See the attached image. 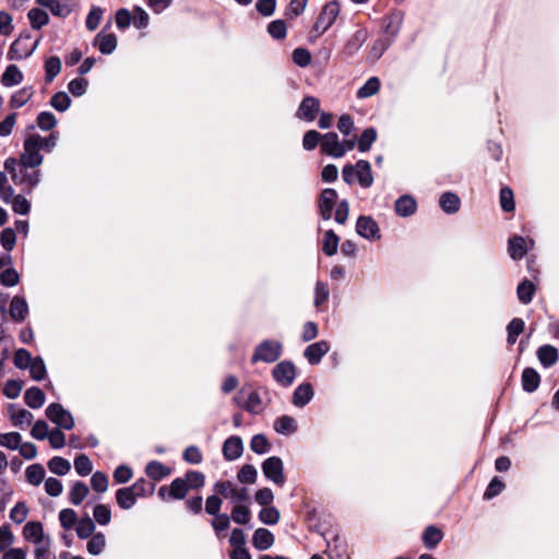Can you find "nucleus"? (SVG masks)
<instances>
[{"instance_id": "obj_58", "label": "nucleus", "mask_w": 559, "mask_h": 559, "mask_svg": "<svg viewBox=\"0 0 559 559\" xmlns=\"http://www.w3.org/2000/svg\"><path fill=\"white\" fill-rule=\"evenodd\" d=\"M50 105L56 110L63 112L70 107L71 98L66 92H58L51 97Z\"/></svg>"}, {"instance_id": "obj_14", "label": "nucleus", "mask_w": 559, "mask_h": 559, "mask_svg": "<svg viewBox=\"0 0 559 559\" xmlns=\"http://www.w3.org/2000/svg\"><path fill=\"white\" fill-rule=\"evenodd\" d=\"M337 200V192L334 189L328 188L321 192L319 199L320 214L323 219L328 221L332 217V212Z\"/></svg>"}, {"instance_id": "obj_13", "label": "nucleus", "mask_w": 559, "mask_h": 559, "mask_svg": "<svg viewBox=\"0 0 559 559\" xmlns=\"http://www.w3.org/2000/svg\"><path fill=\"white\" fill-rule=\"evenodd\" d=\"M368 37V31L365 27L358 26L344 45V53L348 57L354 56L362 47Z\"/></svg>"}, {"instance_id": "obj_11", "label": "nucleus", "mask_w": 559, "mask_h": 559, "mask_svg": "<svg viewBox=\"0 0 559 559\" xmlns=\"http://www.w3.org/2000/svg\"><path fill=\"white\" fill-rule=\"evenodd\" d=\"M272 373L277 383L283 386H289L295 380L296 369L292 362L281 361L274 367Z\"/></svg>"}, {"instance_id": "obj_61", "label": "nucleus", "mask_w": 559, "mask_h": 559, "mask_svg": "<svg viewBox=\"0 0 559 559\" xmlns=\"http://www.w3.org/2000/svg\"><path fill=\"white\" fill-rule=\"evenodd\" d=\"M257 469L251 464L243 465L237 474V478L242 484H254L257 480Z\"/></svg>"}, {"instance_id": "obj_36", "label": "nucleus", "mask_w": 559, "mask_h": 559, "mask_svg": "<svg viewBox=\"0 0 559 559\" xmlns=\"http://www.w3.org/2000/svg\"><path fill=\"white\" fill-rule=\"evenodd\" d=\"M508 251L513 260H520L526 254V242L523 237L514 236L509 240Z\"/></svg>"}, {"instance_id": "obj_35", "label": "nucleus", "mask_w": 559, "mask_h": 559, "mask_svg": "<svg viewBox=\"0 0 559 559\" xmlns=\"http://www.w3.org/2000/svg\"><path fill=\"white\" fill-rule=\"evenodd\" d=\"M274 430L281 435L294 433L297 430L296 420L288 415H283L274 421Z\"/></svg>"}, {"instance_id": "obj_59", "label": "nucleus", "mask_w": 559, "mask_h": 559, "mask_svg": "<svg viewBox=\"0 0 559 559\" xmlns=\"http://www.w3.org/2000/svg\"><path fill=\"white\" fill-rule=\"evenodd\" d=\"M57 126V119L50 111H41L37 116V127L43 131H49Z\"/></svg>"}, {"instance_id": "obj_56", "label": "nucleus", "mask_w": 559, "mask_h": 559, "mask_svg": "<svg viewBox=\"0 0 559 559\" xmlns=\"http://www.w3.org/2000/svg\"><path fill=\"white\" fill-rule=\"evenodd\" d=\"M183 479L186 480L189 489H199L205 484V476L203 473L198 471H189L185 474Z\"/></svg>"}, {"instance_id": "obj_10", "label": "nucleus", "mask_w": 559, "mask_h": 559, "mask_svg": "<svg viewBox=\"0 0 559 559\" xmlns=\"http://www.w3.org/2000/svg\"><path fill=\"white\" fill-rule=\"evenodd\" d=\"M22 535L26 542L34 545L51 539L50 536L45 534L43 524L37 521L27 522L23 527Z\"/></svg>"}, {"instance_id": "obj_16", "label": "nucleus", "mask_w": 559, "mask_h": 559, "mask_svg": "<svg viewBox=\"0 0 559 559\" xmlns=\"http://www.w3.org/2000/svg\"><path fill=\"white\" fill-rule=\"evenodd\" d=\"M243 451L242 440L240 437L233 436L225 440L223 444L224 457L228 461L237 460Z\"/></svg>"}, {"instance_id": "obj_51", "label": "nucleus", "mask_w": 559, "mask_h": 559, "mask_svg": "<svg viewBox=\"0 0 559 559\" xmlns=\"http://www.w3.org/2000/svg\"><path fill=\"white\" fill-rule=\"evenodd\" d=\"M238 487L229 480L226 481H217L214 485V490L216 493L221 495L226 499H234L236 497Z\"/></svg>"}, {"instance_id": "obj_17", "label": "nucleus", "mask_w": 559, "mask_h": 559, "mask_svg": "<svg viewBox=\"0 0 559 559\" xmlns=\"http://www.w3.org/2000/svg\"><path fill=\"white\" fill-rule=\"evenodd\" d=\"M330 350V345L326 341H320L309 345L305 349V357L311 365L320 362L321 358Z\"/></svg>"}, {"instance_id": "obj_2", "label": "nucleus", "mask_w": 559, "mask_h": 559, "mask_svg": "<svg viewBox=\"0 0 559 559\" xmlns=\"http://www.w3.org/2000/svg\"><path fill=\"white\" fill-rule=\"evenodd\" d=\"M4 169L15 185L25 186L31 192L41 180L39 166H27L21 160L9 157L4 160Z\"/></svg>"}, {"instance_id": "obj_52", "label": "nucleus", "mask_w": 559, "mask_h": 559, "mask_svg": "<svg viewBox=\"0 0 559 559\" xmlns=\"http://www.w3.org/2000/svg\"><path fill=\"white\" fill-rule=\"evenodd\" d=\"M251 519V511L243 504H237L231 510V520L237 524H248Z\"/></svg>"}, {"instance_id": "obj_49", "label": "nucleus", "mask_w": 559, "mask_h": 559, "mask_svg": "<svg viewBox=\"0 0 559 559\" xmlns=\"http://www.w3.org/2000/svg\"><path fill=\"white\" fill-rule=\"evenodd\" d=\"M22 442V436L19 432L0 433V445L9 450H17Z\"/></svg>"}, {"instance_id": "obj_39", "label": "nucleus", "mask_w": 559, "mask_h": 559, "mask_svg": "<svg viewBox=\"0 0 559 559\" xmlns=\"http://www.w3.org/2000/svg\"><path fill=\"white\" fill-rule=\"evenodd\" d=\"M535 290V285L531 281L524 280L522 283H520L516 288V295L520 302L523 305L530 304L533 299Z\"/></svg>"}, {"instance_id": "obj_43", "label": "nucleus", "mask_w": 559, "mask_h": 559, "mask_svg": "<svg viewBox=\"0 0 559 559\" xmlns=\"http://www.w3.org/2000/svg\"><path fill=\"white\" fill-rule=\"evenodd\" d=\"M93 518L97 524L106 526L111 521V510L108 506L98 503L93 509Z\"/></svg>"}, {"instance_id": "obj_64", "label": "nucleus", "mask_w": 559, "mask_h": 559, "mask_svg": "<svg viewBox=\"0 0 559 559\" xmlns=\"http://www.w3.org/2000/svg\"><path fill=\"white\" fill-rule=\"evenodd\" d=\"M250 448L254 453L263 454L269 451L270 443L264 435L259 433L252 437Z\"/></svg>"}, {"instance_id": "obj_46", "label": "nucleus", "mask_w": 559, "mask_h": 559, "mask_svg": "<svg viewBox=\"0 0 559 559\" xmlns=\"http://www.w3.org/2000/svg\"><path fill=\"white\" fill-rule=\"evenodd\" d=\"M46 81L51 82L61 71V60L57 56L49 57L45 61Z\"/></svg>"}, {"instance_id": "obj_4", "label": "nucleus", "mask_w": 559, "mask_h": 559, "mask_svg": "<svg viewBox=\"0 0 559 559\" xmlns=\"http://www.w3.org/2000/svg\"><path fill=\"white\" fill-rule=\"evenodd\" d=\"M282 354V344L277 341H263L252 355V362H274Z\"/></svg>"}, {"instance_id": "obj_15", "label": "nucleus", "mask_w": 559, "mask_h": 559, "mask_svg": "<svg viewBox=\"0 0 559 559\" xmlns=\"http://www.w3.org/2000/svg\"><path fill=\"white\" fill-rule=\"evenodd\" d=\"M320 109V103L319 99L312 96H308L302 99L297 116L300 119L307 120V121H313L316 119V116Z\"/></svg>"}, {"instance_id": "obj_28", "label": "nucleus", "mask_w": 559, "mask_h": 559, "mask_svg": "<svg viewBox=\"0 0 559 559\" xmlns=\"http://www.w3.org/2000/svg\"><path fill=\"white\" fill-rule=\"evenodd\" d=\"M146 475L153 480H160L171 474V468L158 461L150 462L145 467Z\"/></svg>"}, {"instance_id": "obj_62", "label": "nucleus", "mask_w": 559, "mask_h": 559, "mask_svg": "<svg viewBox=\"0 0 559 559\" xmlns=\"http://www.w3.org/2000/svg\"><path fill=\"white\" fill-rule=\"evenodd\" d=\"M12 210L15 214L27 215L31 211L29 201L22 194H16L12 199Z\"/></svg>"}, {"instance_id": "obj_40", "label": "nucleus", "mask_w": 559, "mask_h": 559, "mask_svg": "<svg viewBox=\"0 0 559 559\" xmlns=\"http://www.w3.org/2000/svg\"><path fill=\"white\" fill-rule=\"evenodd\" d=\"M75 525L76 535L81 539H86L95 534V523L88 516L82 518Z\"/></svg>"}, {"instance_id": "obj_7", "label": "nucleus", "mask_w": 559, "mask_h": 559, "mask_svg": "<svg viewBox=\"0 0 559 559\" xmlns=\"http://www.w3.org/2000/svg\"><path fill=\"white\" fill-rule=\"evenodd\" d=\"M46 416L62 429L70 430L74 426V419L70 412L58 403H52L46 408Z\"/></svg>"}, {"instance_id": "obj_18", "label": "nucleus", "mask_w": 559, "mask_h": 559, "mask_svg": "<svg viewBox=\"0 0 559 559\" xmlns=\"http://www.w3.org/2000/svg\"><path fill=\"white\" fill-rule=\"evenodd\" d=\"M9 313L12 320L21 322L28 314V306L23 297L14 296L10 304Z\"/></svg>"}, {"instance_id": "obj_54", "label": "nucleus", "mask_w": 559, "mask_h": 559, "mask_svg": "<svg viewBox=\"0 0 559 559\" xmlns=\"http://www.w3.org/2000/svg\"><path fill=\"white\" fill-rule=\"evenodd\" d=\"M338 237L334 234L333 230H328L324 234L322 250L326 255H333L337 251L338 247Z\"/></svg>"}, {"instance_id": "obj_12", "label": "nucleus", "mask_w": 559, "mask_h": 559, "mask_svg": "<svg viewBox=\"0 0 559 559\" xmlns=\"http://www.w3.org/2000/svg\"><path fill=\"white\" fill-rule=\"evenodd\" d=\"M356 231L366 239L377 240L380 238L379 226L370 216H360L357 219Z\"/></svg>"}, {"instance_id": "obj_32", "label": "nucleus", "mask_w": 559, "mask_h": 559, "mask_svg": "<svg viewBox=\"0 0 559 559\" xmlns=\"http://www.w3.org/2000/svg\"><path fill=\"white\" fill-rule=\"evenodd\" d=\"M106 536L102 532H97L90 537L87 542L86 549L90 555L98 556L106 548Z\"/></svg>"}, {"instance_id": "obj_55", "label": "nucleus", "mask_w": 559, "mask_h": 559, "mask_svg": "<svg viewBox=\"0 0 559 559\" xmlns=\"http://www.w3.org/2000/svg\"><path fill=\"white\" fill-rule=\"evenodd\" d=\"M74 468L80 476H87L93 471V463L85 454H80L74 459Z\"/></svg>"}, {"instance_id": "obj_19", "label": "nucleus", "mask_w": 559, "mask_h": 559, "mask_svg": "<svg viewBox=\"0 0 559 559\" xmlns=\"http://www.w3.org/2000/svg\"><path fill=\"white\" fill-rule=\"evenodd\" d=\"M274 535L266 528H258L253 533L252 544L258 550H267L274 544Z\"/></svg>"}, {"instance_id": "obj_24", "label": "nucleus", "mask_w": 559, "mask_h": 559, "mask_svg": "<svg viewBox=\"0 0 559 559\" xmlns=\"http://www.w3.org/2000/svg\"><path fill=\"white\" fill-rule=\"evenodd\" d=\"M117 36L115 34L99 33L94 39V45L98 47L99 51L104 55L111 53L117 47Z\"/></svg>"}, {"instance_id": "obj_33", "label": "nucleus", "mask_w": 559, "mask_h": 559, "mask_svg": "<svg viewBox=\"0 0 559 559\" xmlns=\"http://www.w3.org/2000/svg\"><path fill=\"white\" fill-rule=\"evenodd\" d=\"M439 204L445 213L454 214L460 210L461 201L456 194L445 192L440 197Z\"/></svg>"}, {"instance_id": "obj_48", "label": "nucleus", "mask_w": 559, "mask_h": 559, "mask_svg": "<svg viewBox=\"0 0 559 559\" xmlns=\"http://www.w3.org/2000/svg\"><path fill=\"white\" fill-rule=\"evenodd\" d=\"M525 323L520 318H514L510 321L507 326L508 337L507 341L509 344H514L518 340V336L523 332Z\"/></svg>"}, {"instance_id": "obj_41", "label": "nucleus", "mask_w": 559, "mask_h": 559, "mask_svg": "<svg viewBox=\"0 0 559 559\" xmlns=\"http://www.w3.org/2000/svg\"><path fill=\"white\" fill-rule=\"evenodd\" d=\"M27 16L34 29H40L49 23V15L41 9H31Z\"/></svg>"}, {"instance_id": "obj_26", "label": "nucleus", "mask_w": 559, "mask_h": 559, "mask_svg": "<svg viewBox=\"0 0 559 559\" xmlns=\"http://www.w3.org/2000/svg\"><path fill=\"white\" fill-rule=\"evenodd\" d=\"M234 401L251 414H260L264 408L260 394L257 391H251L243 404H240L238 395L234 397Z\"/></svg>"}, {"instance_id": "obj_45", "label": "nucleus", "mask_w": 559, "mask_h": 559, "mask_svg": "<svg viewBox=\"0 0 559 559\" xmlns=\"http://www.w3.org/2000/svg\"><path fill=\"white\" fill-rule=\"evenodd\" d=\"M132 491L136 496V498H145L150 497L154 492V485L150 484L144 478H139L136 481H134L131 486Z\"/></svg>"}, {"instance_id": "obj_3", "label": "nucleus", "mask_w": 559, "mask_h": 559, "mask_svg": "<svg viewBox=\"0 0 559 559\" xmlns=\"http://www.w3.org/2000/svg\"><path fill=\"white\" fill-rule=\"evenodd\" d=\"M342 176L346 183L352 185L357 180L362 188H369L373 182L370 163L365 159L344 166Z\"/></svg>"}, {"instance_id": "obj_34", "label": "nucleus", "mask_w": 559, "mask_h": 559, "mask_svg": "<svg viewBox=\"0 0 559 559\" xmlns=\"http://www.w3.org/2000/svg\"><path fill=\"white\" fill-rule=\"evenodd\" d=\"M540 382L538 372L533 368H525L522 373V385L524 391L534 392Z\"/></svg>"}, {"instance_id": "obj_31", "label": "nucleus", "mask_w": 559, "mask_h": 559, "mask_svg": "<svg viewBox=\"0 0 559 559\" xmlns=\"http://www.w3.org/2000/svg\"><path fill=\"white\" fill-rule=\"evenodd\" d=\"M25 404L31 408H40L45 403V393L37 386L26 390L24 395Z\"/></svg>"}, {"instance_id": "obj_53", "label": "nucleus", "mask_w": 559, "mask_h": 559, "mask_svg": "<svg viewBox=\"0 0 559 559\" xmlns=\"http://www.w3.org/2000/svg\"><path fill=\"white\" fill-rule=\"evenodd\" d=\"M280 519V511L275 507H265L259 512V520L267 525L277 524Z\"/></svg>"}, {"instance_id": "obj_8", "label": "nucleus", "mask_w": 559, "mask_h": 559, "mask_svg": "<svg viewBox=\"0 0 559 559\" xmlns=\"http://www.w3.org/2000/svg\"><path fill=\"white\" fill-rule=\"evenodd\" d=\"M36 47H37V41L32 44L31 36H28V35L20 36L12 43V45L8 51V58L10 60L25 59L34 52Z\"/></svg>"}, {"instance_id": "obj_44", "label": "nucleus", "mask_w": 559, "mask_h": 559, "mask_svg": "<svg viewBox=\"0 0 559 559\" xmlns=\"http://www.w3.org/2000/svg\"><path fill=\"white\" fill-rule=\"evenodd\" d=\"M48 468L51 473L63 476L70 472L71 464L68 460L61 456H55L48 462Z\"/></svg>"}, {"instance_id": "obj_30", "label": "nucleus", "mask_w": 559, "mask_h": 559, "mask_svg": "<svg viewBox=\"0 0 559 559\" xmlns=\"http://www.w3.org/2000/svg\"><path fill=\"white\" fill-rule=\"evenodd\" d=\"M442 538V531L433 525L427 526L423 533V543L428 549H433Z\"/></svg>"}, {"instance_id": "obj_57", "label": "nucleus", "mask_w": 559, "mask_h": 559, "mask_svg": "<svg viewBox=\"0 0 559 559\" xmlns=\"http://www.w3.org/2000/svg\"><path fill=\"white\" fill-rule=\"evenodd\" d=\"M60 525L64 530L72 528L78 523V514L73 509H62L59 513Z\"/></svg>"}, {"instance_id": "obj_60", "label": "nucleus", "mask_w": 559, "mask_h": 559, "mask_svg": "<svg viewBox=\"0 0 559 559\" xmlns=\"http://www.w3.org/2000/svg\"><path fill=\"white\" fill-rule=\"evenodd\" d=\"M229 525L230 518L225 513L214 516L213 520L211 521V526L218 538L222 537V533L226 531L229 527Z\"/></svg>"}, {"instance_id": "obj_63", "label": "nucleus", "mask_w": 559, "mask_h": 559, "mask_svg": "<svg viewBox=\"0 0 559 559\" xmlns=\"http://www.w3.org/2000/svg\"><path fill=\"white\" fill-rule=\"evenodd\" d=\"M376 138H377V133L373 129H371V128L366 129L361 133V135L357 142L358 150L360 152H367L371 147L372 143L376 141Z\"/></svg>"}, {"instance_id": "obj_20", "label": "nucleus", "mask_w": 559, "mask_h": 559, "mask_svg": "<svg viewBox=\"0 0 559 559\" xmlns=\"http://www.w3.org/2000/svg\"><path fill=\"white\" fill-rule=\"evenodd\" d=\"M9 416L13 426L23 428L29 426L33 420V414L24 408H15L14 405L9 406Z\"/></svg>"}, {"instance_id": "obj_21", "label": "nucleus", "mask_w": 559, "mask_h": 559, "mask_svg": "<svg viewBox=\"0 0 559 559\" xmlns=\"http://www.w3.org/2000/svg\"><path fill=\"white\" fill-rule=\"evenodd\" d=\"M24 79L23 72L15 64H9L0 78V82L5 87L19 85Z\"/></svg>"}, {"instance_id": "obj_9", "label": "nucleus", "mask_w": 559, "mask_h": 559, "mask_svg": "<svg viewBox=\"0 0 559 559\" xmlns=\"http://www.w3.org/2000/svg\"><path fill=\"white\" fill-rule=\"evenodd\" d=\"M321 151L335 158L342 157L346 153L345 145L340 142L335 132H328L321 136Z\"/></svg>"}, {"instance_id": "obj_27", "label": "nucleus", "mask_w": 559, "mask_h": 559, "mask_svg": "<svg viewBox=\"0 0 559 559\" xmlns=\"http://www.w3.org/2000/svg\"><path fill=\"white\" fill-rule=\"evenodd\" d=\"M313 397V389L310 383L298 385L293 394V404L302 407Z\"/></svg>"}, {"instance_id": "obj_50", "label": "nucleus", "mask_w": 559, "mask_h": 559, "mask_svg": "<svg viewBox=\"0 0 559 559\" xmlns=\"http://www.w3.org/2000/svg\"><path fill=\"white\" fill-rule=\"evenodd\" d=\"M26 479L29 484L38 486L45 478V469L39 464H33L26 468Z\"/></svg>"}, {"instance_id": "obj_1", "label": "nucleus", "mask_w": 559, "mask_h": 559, "mask_svg": "<svg viewBox=\"0 0 559 559\" xmlns=\"http://www.w3.org/2000/svg\"><path fill=\"white\" fill-rule=\"evenodd\" d=\"M58 133L51 132L48 136H41L38 133L28 134L23 142V150L19 156V160L27 166H41L44 156L41 152L50 153L58 143Z\"/></svg>"}, {"instance_id": "obj_25", "label": "nucleus", "mask_w": 559, "mask_h": 559, "mask_svg": "<svg viewBox=\"0 0 559 559\" xmlns=\"http://www.w3.org/2000/svg\"><path fill=\"white\" fill-rule=\"evenodd\" d=\"M34 96L33 86H24L17 90L9 100L10 108L17 109L26 105Z\"/></svg>"}, {"instance_id": "obj_23", "label": "nucleus", "mask_w": 559, "mask_h": 559, "mask_svg": "<svg viewBox=\"0 0 559 559\" xmlns=\"http://www.w3.org/2000/svg\"><path fill=\"white\" fill-rule=\"evenodd\" d=\"M88 486L80 480L74 481L69 489V501L73 506H80L88 496Z\"/></svg>"}, {"instance_id": "obj_6", "label": "nucleus", "mask_w": 559, "mask_h": 559, "mask_svg": "<svg viewBox=\"0 0 559 559\" xmlns=\"http://www.w3.org/2000/svg\"><path fill=\"white\" fill-rule=\"evenodd\" d=\"M262 472L264 476L278 486L285 484L284 464L281 457L271 456L262 464Z\"/></svg>"}, {"instance_id": "obj_5", "label": "nucleus", "mask_w": 559, "mask_h": 559, "mask_svg": "<svg viewBox=\"0 0 559 559\" xmlns=\"http://www.w3.org/2000/svg\"><path fill=\"white\" fill-rule=\"evenodd\" d=\"M340 5L336 1L326 3L314 23L313 31L317 32L318 35L325 33L336 21Z\"/></svg>"}, {"instance_id": "obj_38", "label": "nucleus", "mask_w": 559, "mask_h": 559, "mask_svg": "<svg viewBox=\"0 0 559 559\" xmlns=\"http://www.w3.org/2000/svg\"><path fill=\"white\" fill-rule=\"evenodd\" d=\"M381 82L379 78L371 76L367 82L357 91V98L364 99L376 95L380 91Z\"/></svg>"}, {"instance_id": "obj_37", "label": "nucleus", "mask_w": 559, "mask_h": 559, "mask_svg": "<svg viewBox=\"0 0 559 559\" xmlns=\"http://www.w3.org/2000/svg\"><path fill=\"white\" fill-rule=\"evenodd\" d=\"M395 211L400 216H409L416 211V202L412 197L403 195L396 200Z\"/></svg>"}, {"instance_id": "obj_29", "label": "nucleus", "mask_w": 559, "mask_h": 559, "mask_svg": "<svg viewBox=\"0 0 559 559\" xmlns=\"http://www.w3.org/2000/svg\"><path fill=\"white\" fill-rule=\"evenodd\" d=\"M537 357L540 364L548 368L557 362L558 350L551 345H544L537 349Z\"/></svg>"}, {"instance_id": "obj_22", "label": "nucleus", "mask_w": 559, "mask_h": 559, "mask_svg": "<svg viewBox=\"0 0 559 559\" xmlns=\"http://www.w3.org/2000/svg\"><path fill=\"white\" fill-rule=\"evenodd\" d=\"M115 498L118 507L122 510L132 509L138 500L130 486L119 488L116 491Z\"/></svg>"}, {"instance_id": "obj_42", "label": "nucleus", "mask_w": 559, "mask_h": 559, "mask_svg": "<svg viewBox=\"0 0 559 559\" xmlns=\"http://www.w3.org/2000/svg\"><path fill=\"white\" fill-rule=\"evenodd\" d=\"M189 487L183 477L174 479L169 486V496L174 499L181 500L189 492Z\"/></svg>"}, {"instance_id": "obj_47", "label": "nucleus", "mask_w": 559, "mask_h": 559, "mask_svg": "<svg viewBox=\"0 0 559 559\" xmlns=\"http://www.w3.org/2000/svg\"><path fill=\"white\" fill-rule=\"evenodd\" d=\"M91 486L98 493L106 492L109 486L108 476L103 472H95L91 477Z\"/></svg>"}]
</instances>
